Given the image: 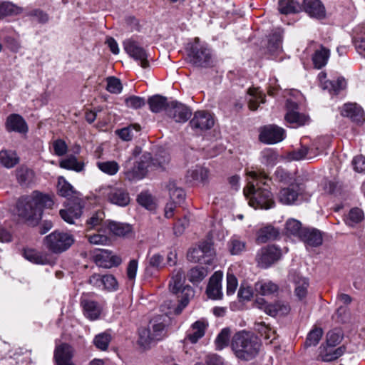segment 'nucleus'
<instances>
[{"mask_svg": "<svg viewBox=\"0 0 365 365\" xmlns=\"http://www.w3.org/2000/svg\"><path fill=\"white\" fill-rule=\"evenodd\" d=\"M247 185L244 188V195L249 199V205L255 209H269L274 207V201L271 192L267 187H261V185L268 187L267 182L270 179L262 172L249 171Z\"/></svg>", "mask_w": 365, "mask_h": 365, "instance_id": "1", "label": "nucleus"}, {"mask_svg": "<svg viewBox=\"0 0 365 365\" xmlns=\"http://www.w3.org/2000/svg\"><path fill=\"white\" fill-rule=\"evenodd\" d=\"M53 199L46 194L34 191L30 196L21 197L17 204L18 215L26 220L38 221L43 208H51Z\"/></svg>", "mask_w": 365, "mask_h": 365, "instance_id": "2", "label": "nucleus"}, {"mask_svg": "<svg viewBox=\"0 0 365 365\" xmlns=\"http://www.w3.org/2000/svg\"><path fill=\"white\" fill-rule=\"evenodd\" d=\"M168 160V157L163 161L152 160L150 153L144 154L140 158L131 157L124 164L125 175L129 180H140L146 175L149 169L153 167H163Z\"/></svg>", "mask_w": 365, "mask_h": 365, "instance_id": "3", "label": "nucleus"}, {"mask_svg": "<svg viewBox=\"0 0 365 365\" xmlns=\"http://www.w3.org/2000/svg\"><path fill=\"white\" fill-rule=\"evenodd\" d=\"M231 347L237 358L250 360L257 355L260 344L253 334L242 331L234 335Z\"/></svg>", "mask_w": 365, "mask_h": 365, "instance_id": "4", "label": "nucleus"}, {"mask_svg": "<svg viewBox=\"0 0 365 365\" xmlns=\"http://www.w3.org/2000/svg\"><path fill=\"white\" fill-rule=\"evenodd\" d=\"M138 344L148 349L152 343L159 341L168 336L165 324L158 319H154L150 322L148 328H142L139 330Z\"/></svg>", "mask_w": 365, "mask_h": 365, "instance_id": "5", "label": "nucleus"}, {"mask_svg": "<svg viewBox=\"0 0 365 365\" xmlns=\"http://www.w3.org/2000/svg\"><path fill=\"white\" fill-rule=\"evenodd\" d=\"M211 52L207 46L200 43V39L195 38L187 48V58L190 63L195 66L206 67L211 61Z\"/></svg>", "mask_w": 365, "mask_h": 365, "instance_id": "6", "label": "nucleus"}, {"mask_svg": "<svg viewBox=\"0 0 365 365\" xmlns=\"http://www.w3.org/2000/svg\"><path fill=\"white\" fill-rule=\"evenodd\" d=\"M45 245L54 253H61L67 250L73 243V236L69 233L53 231L45 237Z\"/></svg>", "mask_w": 365, "mask_h": 365, "instance_id": "7", "label": "nucleus"}, {"mask_svg": "<svg viewBox=\"0 0 365 365\" xmlns=\"http://www.w3.org/2000/svg\"><path fill=\"white\" fill-rule=\"evenodd\" d=\"M101 197L107 199L110 202L118 206L125 207L130 202L128 192L122 188L110 185H103L96 190Z\"/></svg>", "mask_w": 365, "mask_h": 365, "instance_id": "8", "label": "nucleus"}, {"mask_svg": "<svg viewBox=\"0 0 365 365\" xmlns=\"http://www.w3.org/2000/svg\"><path fill=\"white\" fill-rule=\"evenodd\" d=\"M214 251L212 245L207 242L200 243L198 247L189 250L187 259L192 262H203L206 264H212Z\"/></svg>", "mask_w": 365, "mask_h": 365, "instance_id": "9", "label": "nucleus"}, {"mask_svg": "<svg viewBox=\"0 0 365 365\" xmlns=\"http://www.w3.org/2000/svg\"><path fill=\"white\" fill-rule=\"evenodd\" d=\"M123 46L126 53L138 61L141 67L145 68L149 66L146 51L136 41L130 39L125 40L123 42Z\"/></svg>", "mask_w": 365, "mask_h": 365, "instance_id": "10", "label": "nucleus"}, {"mask_svg": "<svg viewBox=\"0 0 365 365\" xmlns=\"http://www.w3.org/2000/svg\"><path fill=\"white\" fill-rule=\"evenodd\" d=\"M280 256V250L275 246L270 245L261 248L257 252L256 259L261 267L267 268L277 261Z\"/></svg>", "mask_w": 365, "mask_h": 365, "instance_id": "11", "label": "nucleus"}, {"mask_svg": "<svg viewBox=\"0 0 365 365\" xmlns=\"http://www.w3.org/2000/svg\"><path fill=\"white\" fill-rule=\"evenodd\" d=\"M286 105L287 113L285 115V120L288 123L292 124L293 127L302 126L309 123V115L297 111L298 105L295 102L287 100Z\"/></svg>", "mask_w": 365, "mask_h": 365, "instance_id": "12", "label": "nucleus"}, {"mask_svg": "<svg viewBox=\"0 0 365 365\" xmlns=\"http://www.w3.org/2000/svg\"><path fill=\"white\" fill-rule=\"evenodd\" d=\"M285 138V130L277 125L264 126L260 130L259 140L267 144H274Z\"/></svg>", "mask_w": 365, "mask_h": 365, "instance_id": "13", "label": "nucleus"}, {"mask_svg": "<svg viewBox=\"0 0 365 365\" xmlns=\"http://www.w3.org/2000/svg\"><path fill=\"white\" fill-rule=\"evenodd\" d=\"M255 305L256 307L262 309L264 312L272 317L277 315H286L289 312V306L282 302H277L274 304H267L263 299L256 300Z\"/></svg>", "mask_w": 365, "mask_h": 365, "instance_id": "14", "label": "nucleus"}, {"mask_svg": "<svg viewBox=\"0 0 365 365\" xmlns=\"http://www.w3.org/2000/svg\"><path fill=\"white\" fill-rule=\"evenodd\" d=\"M96 264L103 268L118 267L122 263L120 256L114 254L108 250H101L95 255Z\"/></svg>", "mask_w": 365, "mask_h": 365, "instance_id": "15", "label": "nucleus"}, {"mask_svg": "<svg viewBox=\"0 0 365 365\" xmlns=\"http://www.w3.org/2000/svg\"><path fill=\"white\" fill-rule=\"evenodd\" d=\"M341 115L352 122L361 124L365 122V114L361 106L356 103H346L340 108Z\"/></svg>", "mask_w": 365, "mask_h": 365, "instance_id": "16", "label": "nucleus"}, {"mask_svg": "<svg viewBox=\"0 0 365 365\" xmlns=\"http://www.w3.org/2000/svg\"><path fill=\"white\" fill-rule=\"evenodd\" d=\"M302 192V189L299 185L292 184L287 187L280 189L277 194V200L283 205H293Z\"/></svg>", "mask_w": 365, "mask_h": 365, "instance_id": "17", "label": "nucleus"}, {"mask_svg": "<svg viewBox=\"0 0 365 365\" xmlns=\"http://www.w3.org/2000/svg\"><path fill=\"white\" fill-rule=\"evenodd\" d=\"M214 123V118L209 112L198 110L194 113L190 125L193 129L204 130L210 129Z\"/></svg>", "mask_w": 365, "mask_h": 365, "instance_id": "18", "label": "nucleus"}, {"mask_svg": "<svg viewBox=\"0 0 365 365\" xmlns=\"http://www.w3.org/2000/svg\"><path fill=\"white\" fill-rule=\"evenodd\" d=\"M223 273L220 271L215 272L210 278L206 294L211 299H221L222 297V280Z\"/></svg>", "mask_w": 365, "mask_h": 365, "instance_id": "19", "label": "nucleus"}, {"mask_svg": "<svg viewBox=\"0 0 365 365\" xmlns=\"http://www.w3.org/2000/svg\"><path fill=\"white\" fill-rule=\"evenodd\" d=\"M73 349L68 344L57 346L54 351V359L56 365H75L72 362Z\"/></svg>", "mask_w": 365, "mask_h": 365, "instance_id": "20", "label": "nucleus"}, {"mask_svg": "<svg viewBox=\"0 0 365 365\" xmlns=\"http://www.w3.org/2000/svg\"><path fill=\"white\" fill-rule=\"evenodd\" d=\"M300 240L306 247H312L320 246L323 242L322 232L315 228H304L300 235Z\"/></svg>", "mask_w": 365, "mask_h": 365, "instance_id": "21", "label": "nucleus"}, {"mask_svg": "<svg viewBox=\"0 0 365 365\" xmlns=\"http://www.w3.org/2000/svg\"><path fill=\"white\" fill-rule=\"evenodd\" d=\"M82 208L81 200L73 201L68 207L60 210V215L65 222L73 224L81 216Z\"/></svg>", "mask_w": 365, "mask_h": 365, "instance_id": "22", "label": "nucleus"}, {"mask_svg": "<svg viewBox=\"0 0 365 365\" xmlns=\"http://www.w3.org/2000/svg\"><path fill=\"white\" fill-rule=\"evenodd\" d=\"M168 115L178 123L186 122L191 116V110L185 105L173 102L168 110Z\"/></svg>", "mask_w": 365, "mask_h": 365, "instance_id": "23", "label": "nucleus"}, {"mask_svg": "<svg viewBox=\"0 0 365 365\" xmlns=\"http://www.w3.org/2000/svg\"><path fill=\"white\" fill-rule=\"evenodd\" d=\"M336 346L322 344L319 349V356L322 360L326 362L337 359L342 356L345 351L344 346L335 348Z\"/></svg>", "mask_w": 365, "mask_h": 365, "instance_id": "24", "label": "nucleus"}, {"mask_svg": "<svg viewBox=\"0 0 365 365\" xmlns=\"http://www.w3.org/2000/svg\"><path fill=\"white\" fill-rule=\"evenodd\" d=\"M209 177V170L200 165L192 166L187 170L185 175L186 180L188 182H205L207 181Z\"/></svg>", "mask_w": 365, "mask_h": 365, "instance_id": "25", "label": "nucleus"}, {"mask_svg": "<svg viewBox=\"0 0 365 365\" xmlns=\"http://www.w3.org/2000/svg\"><path fill=\"white\" fill-rule=\"evenodd\" d=\"M207 327V323L205 320L200 319L196 321L187 331L186 339L192 344L196 343L205 335Z\"/></svg>", "mask_w": 365, "mask_h": 365, "instance_id": "26", "label": "nucleus"}, {"mask_svg": "<svg viewBox=\"0 0 365 365\" xmlns=\"http://www.w3.org/2000/svg\"><path fill=\"white\" fill-rule=\"evenodd\" d=\"M23 255L25 259L34 264H49L51 263L48 253L39 252L34 249H25Z\"/></svg>", "mask_w": 365, "mask_h": 365, "instance_id": "27", "label": "nucleus"}, {"mask_svg": "<svg viewBox=\"0 0 365 365\" xmlns=\"http://www.w3.org/2000/svg\"><path fill=\"white\" fill-rule=\"evenodd\" d=\"M303 3L304 10L309 16L317 19L325 16V8L319 0H304Z\"/></svg>", "mask_w": 365, "mask_h": 365, "instance_id": "28", "label": "nucleus"}, {"mask_svg": "<svg viewBox=\"0 0 365 365\" xmlns=\"http://www.w3.org/2000/svg\"><path fill=\"white\" fill-rule=\"evenodd\" d=\"M247 100L249 108L256 110L261 103H264L265 95L258 88H250L247 91Z\"/></svg>", "mask_w": 365, "mask_h": 365, "instance_id": "29", "label": "nucleus"}, {"mask_svg": "<svg viewBox=\"0 0 365 365\" xmlns=\"http://www.w3.org/2000/svg\"><path fill=\"white\" fill-rule=\"evenodd\" d=\"M6 127L9 131H14L20 133H26L28 127L24 119L18 114L9 115L6 120Z\"/></svg>", "mask_w": 365, "mask_h": 365, "instance_id": "30", "label": "nucleus"}, {"mask_svg": "<svg viewBox=\"0 0 365 365\" xmlns=\"http://www.w3.org/2000/svg\"><path fill=\"white\" fill-rule=\"evenodd\" d=\"M278 289L279 287L277 284L267 279L258 281L255 284V292L262 296H274L277 293Z\"/></svg>", "mask_w": 365, "mask_h": 365, "instance_id": "31", "label": "nucleus"}, {"mask_svg": "<svg viewBox=\"0 0 365 365\" xmlns=\"http://www.w3.org/2000/svg\"><path fill=\"white\" fill-rule=\"evenodd\" d=\"M279 235V231L271 225L260 228L257 232L256 242L258 244L265 243L275 240Z\"/></svg>", "mask_w": 365, "mask_h": 365, "instance_id": "32", "label": "nucleus"}, {"mask_svg": "<svg viewBox=\"0 0 365 365\" xmlns=\"http://www.w3.org/2000/svg\"><path fill=\"white\" fill-rule=\"evenodd\" d=\"M81 305L83 309L84 315L91 320L97 319L101 312L100 306L94 301L82 299Z\"/></svg>", "mask_w": 365, "mask_h": 365, "instance_id": "33", "label": "nucleus"}, {"mask_svg": "<svg viewBox=\"0 0 365 365\" xmlns=\"http://www.w3.org/2000/svg\"><path fill=\"white\" fill-rule=\"evenodd\" d=\"M58 188L60 195L67 197L68 199H73V201L81 200L80 193L76 192L73 186L63 178L59 179Z\"/></svg>", "mask_w": 365, "mask_h": 365, "instance_id": "34", "label": "nucleus"}, {"mask_svg": "<svg viewBox=\"0 0 365 365\" xmlns=\"http://www.w3.org/2000/svg\"><path fill=\"white\" fill-rule=\"evenodd\" d=\"M353 42L358 53L365 58V25L354 29Z\"/></svg>", "mask_w": 365, "mask_h": 365, "instance_id": "35", "label": "nucleus"}, {"mask_svg": "<svg viewBox=\"0 0 365 365\" xmlns=\"http://www.w3.org/2000/svg\"><path fill=\"white\" fill-rule=\"evenodd\" d=\"M185 281V276L183 271L181 269H175L169 283L170 290L173 294H179L184 287Z\"/></svg>", "mask_w": 365, "mask_h": 365, "instance_id": "36", "label": "nucleus"}, {"mask_svg": "<svg viewBox=\"0 0 365 365\" xmlns=\"http://www.w3.org/2000/svg\"><path fill=\"white\" fill-rule=\"evenodd\" d=\"M179 294H180V295L178 296L180 304L174 309V313L177 314H180L187 305L190 299L194 296V291L190 285H185L182 290L180 291Z\"/></svg>", "mask_w": 365, "mask_h": 365, "instance_id": "37", "label": "nucleus"}, {"mask_svg": "<svg viewBox=\"0 0 365 365\" xmlns=\"http://www.w3.org/2000/svg\"><path fill=\"white\" fill-rule=\"evenodd\" d=\"M19 162V158L14 150H2L0 151V164L6 168H14Z\"/></svg>", "mask_w": 365, "mask_h": 365, "instance_id": "38", "label": "nucleus"}, {"mask_svg": "<svg viewBox=\"0 0 365 365\" xmlns=\"http://www.w3.org/2000/svg\"><path fill=\"white\" fill-rule=\"evenodd\" d=\"M330 56L328 48L321 46L319 49L315 51L312 56V61L316 68L320 69L327 65Z\"/></svg>", "mask_w": 365, "mask_h": 365, "instance_id": "39", "label": "nucleus"}, {"mask_svg": "<svg viewBox=\"0 0 365 365\" xmlns=\"http://www.w3.org/2000/svg\"><path fill=\"white\" fill-rule=\"evenodd\" d=\"M148 103L150 110L153 113H160L166 109L168 110L170 106L167 101V98L159 95L149 98Z\"/></svg>", "mask_w": 365, "mask_h": 365, "instance_id": "40", "label": "nucleus"}, {"mask_svg": "<svg viewBox=\"0 0 365 365\" xmlns=\"http://www.w3.org/2000/svg\"><path fill=\"white\" fill-rule=\"evenodd\" d=\"M23 9L10 1L0 2V19L21 14Z\"/></svg>", "mask_w": 365, "mask_h": 365, "instance_id": "41", "label": "nucleus"}, {"mask_svg": "<svg viewBox=\"0 0 365 365\" xmlns=\"http://www.w3.org/2000/svg\"><path fill=\"white\" fill-rule=\"evenodd\" d=\"M208 274V269L204 267L195 266L192 267L187 274L189 281L193 284L201 282Z\"/></svg>", "mask_w": 365, "mask_h": 365, "instance_id": "42", "label": "nucleus"}, {"mask_svg": "<svg viewBox=\"0 0 365 365\" xmlns=\"http://www.w3.org/2000/svg\"><path fill=\"white\" fill-rule=\"evenodd\" d=\"M279 11L283 14L298 13L301 11V6L297 0H279Z\"/></svg>", "mask_w": 365, "mask_h": 365, "instance_id": "43", "label": "nucleus"}, {"mask_svg": "<svg viewBox=\"0 0 365 365\" xmlns=\"http://www.w3.org/2000/svg\"><path fill=\"white\" fill-rule=\"evenodd\" d=\"M317 154L306 146H301L295 149L289 154V157L293 160H301L304 159H312Z\"/></svg>", "mask_w": 365, "mask_h": 365, "instance_id": "44", "label": "nucleus"}, {"mask_svg": "<svg viewBox=\"0 0 365 365\" xmlns=\"http://www.w3.org/2000/svg\"><path fill=\"white\" fill-rule=\"evenodd\" d=\"M108 227L111 233L118 237L127 236L132 232L130 225L117 222H110Z\"/></svg>", "mask_w": 365, "mask_h": 365, "instance_id": "45", "label": "nucleus"}, {"mask_svg": "<svg viewBox=\"0 0 365 365\" xmlns=\"http://www.w3.org/2000/svg\"><path fill=\"white\" fill-rule=\"evenodd\" d=\"M346 86V80L339 77L336 80L325 81L323 89H327L331 94L337 95L341 90L344 89Z\"/></svg>", "mask_w": 365, "mask_h": 365, "instance_id": "46", "label": "nucleus"}, {"mask_svg": "<svg viewBox=\"0 0 365 365\" xmlns=\"http://www.w3.org/2000/svg\"><path fill=\"white\" fill-rule=\"evenodd\" d=\"M167 187L172 202L180 204L184 200L185 197V191L177 187L174 182H170Z\"/></svg>", "mask_w": 365, "mask_h": 365, "instance_id": "47", "label": "nucleus"}, {"mask_svg": "<svg viewBox=\"0 0 365 365\" xmlns=\"http://www.w3.org/2000/svg\"><path fill=\"white\" fill-rule=\"evenodd\" d=\"M255 329L264 336V339L267 343H272L273 340L276 339V331L272 329L269 326L265 324L264 322L255 324Z\"/></svg>", "mask_w": 365, "mask_h": 365, "instance_id": "48", "label": "nucleus"}, {"mask_svg": "<svg viewBox=\"0 0 365 365\" xmlns=\"http://www.w3.org/2000/svg\"><path fill=\"white\" fill-rule=\"evenodd\" d=\"M16 175L17 180L20 184L28 185L32 181L34 173L32 170L26 167L21 166L16 170Z\"/></svg>", "mask_w": 365, "mask_h": 365, "instance_id": "49", "label": "nucleus"}, {"mask_svg": "<svg viewBox=\"0 0 365 365\" xmlns=\"http://www.w3.org/2000/svg\"><path fill=\"white\" fill-rule=\"evenodd\" d=\"M295 289L294 294L296 297L299 299H304L307 294V288L309 287V282L306 278L297 277L294 280Z\"/></svg>", "mask_w": 365, "mask_h": 365, "instance_id": "50", "label": "nucleus"}, {"mask_svg": "<svg viewBox=\"0 0 365 365\" xmlns=\"http://www.w3.org/2000/svg\"><path fill=\"white\" fill-rule=\"evenodd\" d=\"M303 230L301 222L295 219H289L286 222L285 231L287 235L296 236L300 239Z\"/></svg>", "mask_w": 365, "mask_h": 365, "instance_id": "51", "label": "nucleus"}, {"mask_svg": "<svg viewBox=\"0 0 365 365\" xmlns=\"http://www.w3.org/2000/svg\"><path fill=\"white\" fill-rule=\"evenodd\" d=\"M83 163L77 160L74 156H69L68 158L62 160L60 162V167L67 170H72L76 172H80L83 169Z\"/></svg>", "mask_w": 365, "mask_h": 365, "instance_id": "52", "label": "nucleus"}, {"mask_svg": "<svg viewBox=\"0 0 365 365\" xmlns=\"http://www.w3.org/2000/svg\"><path fill=\"white\" fill-rule=\"evenodd\" d=\"M364 219V212L363 211L358 208L355 207L349 212L348 215L345 218V222L347 225L353 227L356 224L359 223Z\"/></svg>", "mask_w": 365, "mask_h": 365, "instance_id": "53", "label": "nucleus"}, {"mask_svg": "<svg viewBox=\"0 0 365 365\" xmlns=\"http://www.w3.org/2000/svg\"><path fill=\"white\" fill-rule=\"evenodd\" d=\"M97 167L101 171L109 175H115L120 168L118 163L113 160L98 162Z\"/></svg>", "mask_w": 365, "mask_h": 365, "instance_id": "54", "label": "nucleus"}, {"mask_svg": "<svg viewBox=\"0 0 365 365\" xmlns=\"http://www.w3.org/2000/svg\"><path fill=\"white\" fill-rule=\"evenodd\" d=\"M110 341V334L107 332H102L94 337L93 344L98 349L105 351L108 349Z\"/></svg>", "mask_w": 365, "mask_h": 365, "instance_id": "55", "label": "nucleus"}, {"mask_svg": "<svg viewBox=\"0 0 365 365\" xmlns=\"http://www.w3.org/2000/svg\"><path fill=\"white\" fill-rule=\"evenodd\" d=\"M323 336V330L321 328L315 327L311 330L307 336L305 346H316L319 344Z\"/></svg>", "mask_w": 365, "mask_h": 365, "instance_id": "56", "label": "nucleus"}, {"mask_svg": "<svg viewBox=\"0 0 365 365\" xmlns=\"http://www.w3.org/2000/svg\"><path fill=\"white\" fill-rule=\"evenodd\" d=\"M1 38L5 45L12 51H17L20 48L19 40L16 35L11 32V35L1 33Z\"/></svg>", "mask_w": 365, "mask_h": 365, "instance_id": "57", "label": "nucleus"}, {"mask_svg": "<svg viewBox=\"0 0 365 365\" xmlns=\"http://www.w3.org/2000/svg\"><path fill=\"white\" fill-rule=\"evenodd\" d=\"M133 130L138 132L140 130V126L138 124H132L128 127L117 130L115 132L122 140L125 141L130 140L133 137Z\"/></svg>", "mask_w": 365, "mask_h": 365, "instance_id": "58", "label": "nucleus"}, {"mask_svg": "<svg viewBox=\"0 0 365 365\" xmlns=\"http://www.w3.org/2000/svg\"><path fill=\"white\" fill-rule=\"evenodd\" d=\"M106 90L110 93L119 94L122 92L123 85L119 78L110 76L106 78Z\"/></svg>", "mask_w": 365, "mask_h": 365, "instance_id": "59", "label": "nucleus"}, {"mask_svg": "<svg viewBox=\"0 0 365 365\" xmlns=\"http://www.w3.org/2000/svg\"><path fill=\"white\" fill-rule=\"evenodd\" d=\"M278 159L277 153L272 149H265L261 153V161L267 165H274Z\"/></svg>", "mask_w": 365, "mask_h": 365, "instance_id": "60", "label": "nucleus"}, {"mask_svg": "<svg viewBox=\"0 0 365 365\" xmlns=\"http://www.w3.org/2000/svg\"><path fill=\"white\" fill-rule=\"evenodd\" d=\"M229 250L232 255H239L245 250V242L237 237H232L229 242Z\"/></svg>", "mask_w": 365, "mask_h": 365, "instance_id": "61", "label": "nucleus"}, {"mask_svg": "<svg viewBox=\"0 0 365 365\" xmlns=\"http://www.w3.org/2000/svg\"><path fill=\"white\" fill-rule=\"evenodd\" d=\"M26 16L31 18L39 24H46L49 19L48 15L43 11L38 9L27 11L26 13Z\"/></svg>", "mask_w": 365, "mask_h": 365, "instance_id": "62", "label": "nucleus"}, {"mask_svg": "<svg viewBox=\"0 0 365 365\" xmlns=\"http://www.w3.org/2000/svg\"><path fill=\"white\" fill-rule=\"evenodd\" d=\"M230 331L228 328L223 329L215 339L216 349L222 350L228 345Z\"/></svg>", "mask_w": 365, "mask_h": 365, "instance_id": "63", "label": "nucleus"}, {"mask_svg": "<svg viewBox=\"0 0 365 365\" xmlns=\"http://www.w3.org/2000/svg\"><path fill=\"white\" fill-rule=\"evenodd\" d=\"M102 287L108 292H115L118 289V283L112 274L103 275Z\"/></svg>", "mask_w": 365, "mask_h": 365, "instance_id": "64", "label": "nucleus"}]
</instances>
